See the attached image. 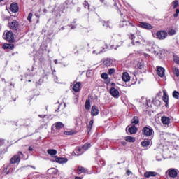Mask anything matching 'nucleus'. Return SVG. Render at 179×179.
<instances>
[{"instance_id":"obj_22","label":"nucleus","mask_w":179,"mask_h":179,"mask_svg":"<svg viewBox=\"0 0 179 179\" xmlns=\"http://www.w3.org/2000/svg\"><path fill=\"white\" fill-rule=\"evenodd\" d=\"M130 38L132 40V44H134V45H138V44H139L138 41H135V36L134 34H131Z\"/></svg>"},{"instance_id":"obj_50","label":"nucleus","mask_w":179,"mask_h":179,"mask_svg":"<svg viewBox=\"0 0 179 179\" xmlns=\"http://www.w3.org/2000/svg\"><path fill=\"white\" fill-rule=\"evenodd\" d=\"M55 64H58V62L57 60H55Z\"/></svg>"},{"instance_id":"obj_12","label":"nucleus","mask_w":179,"mask_h":179,"mask_svg":"<svg viewBox=\"0 0 179 179\" xmlns=\"http://www.w3.org/2000/svg\"><path fill=\"white\" fill-rule=\"evenodd\" d=\"M157 176V173L155 171H148L144 173V176L146 178H150V177H156Z\"/></svg>"},{"instance_id":"obj_26","label":"nucleus","mask_w":179,"mask_h":179,"mask_svg":"<svg viewBox=\"0 0 179 179\" xmlns=\"http://www.w3.org/2000/svg\"><path fill=\"white\" fill-rule=\"evenodd\" d=\"M125 141H127V142H135L136 139L134 137L127 136L125 137Z\"/></svg>"},{"instance_id":"obj_21","label":"nucleus","mask_w":179,"mask_h":179,"mask_svg":"<svg viewBox=\"0 0 179 179\" xmlns=\"http://www.w3.org/2000/svg\"><path fill=\"white\" fill-rule=\"evenodd\" d=\"M162 100L164 101V103H169V95H167V92H166V91H164Z\"/></svg>"},{"instance_id":"obj_47","label":"nucleus","mask_w":179,"mask_h":179,"mask_svg":"<svg viewBox=\"0 0 179 179\" xmlns=\"http://www.w3.org/2000/svg\"><path fill=\"white\" fill-rule=\"evenodd\" d=\"M165 103H166L165 107H169V102H165Z\"/></svg>"},{"instance_id":"obj_49","label":"nucleus","mask_w":179,"mask_h":179,"mask_svg":"<svg viewBox=\"0 0 179 179\" xmlns=\"http://www.w3.org/2000/svg\"><path fill=\"white\" fill-rule=\"evenodd\" d=\"M39 117L40 118H44V117H43V115H39Z\"/></svg>"},{"instance_id":"obj_35","label":"nucleus","mask_w":179,"mask_h":179,"mask_svg":"<svg viewBox=\"0 0 179 179\" xmlns=\"http://www.w3.org/2000/svg\"><path fill=\"white\" fill-rule=\"evenodd\" d=\"M101 78L102 79H108V74H107L106 73H103L101 74Z\"/></svg>"},{"instance_id":"obj_40","label":"nucleus","mask_w":179,"mask_h":179,"mask_svg":"<svg viewBox=\"0 0 179 179\" xmlns=\"http://www.w3.org/2000/svg\"><path fill=\"white\" fill-rule=\"evenodd\" d=\"M179 13V9H176V13L173 15L174 17H178Z\"/></svg>"},{"instance_id":"obj_31","label":"nucleus","mask_w":179,"mask_h":179,"mask_svg":"<svg viewBox=\"0 0 179 179\" xmlns=\"http://www.w3.org/2000/svg\"><path fill=\"white\" fill-rule=\"evenodd\" d=\"M86 169L84 167L80 166L78 167V174H82V173H85Z\"/></svg>"},{"instance_id":"obj_17","label":"nucleus","mask_w":179,"mask_h":179,"mask_svg":"<svg viewBox=\"0 0 179 179\" xmlns=\"http://www.w3.org/2000/svg\"><path fill=\"white\" fill-rule=\"evenodd\" d=\"M122 80L124 82H129V80H131V77L129 76V74H128V73L127 72L123 73Z\"/></svg>"},{"instance_id":"obj_39","label":"nucleus","mask_w":179,"mask_h":179,"mask_svg":"<svg viewBox=\"0 0 179 179\" xmlns=\"http://www.w3.org/2000/svg\"><path fill=\"white\" fill-rule=\"evenodd\" d=\"M50 171H52V173L53 174H58V170L56 169L55 168H52L51 169H50Z\"/></svg>"},{"instance_id":"obj_28","label":"nucleus","mask_w":179,"mask_h":179,"mask_svg":"<svg viewBox=\"0 0 179 179\" xmlns=\"http://www.w3.org/2000/svg\"><path fill=\"white\" fill-rule=\"evenodd\" d=\"M173 72L176 76H179V69L177 67H173Z\"/></svg>"},{"instance_id":"obj_14","label":"nucleus","mask_w":179,"mask_h":179,"mask_svg":"<svg viewBox=\"0 0 179 179\" xmlns=\"http://www.w3.org/2000/svg\"><path fill=\"white\" fill-rule=\"evenodd\" d=\"M164 68L163 67H157V73L160 78H163L164 76Z\"/></svg>"},{"instance_id":"obj_15","label":"nucleus","mask_w":179,"mask_h":179,"mask_svg":"<svg viewBox=\"0 0 179 179\" xmlns=\"http://www.w3.org/2000/svg\"><path fill=\"white\" fill-rule=\"evenodd\" d=\"M47 153L48 155H50V156H51V157H54L55 158V155H57V153H58V152L57 151V150H54V149H49L47 150Z\"/></svg>"},{"instance_id":"obj_1","label":"nucleus","mask_w":179,"mask_h":179,"mask_svg":"<svg viewBox=\"0 0 179 179\" xmlns=\"http://www.w3.org/2000/svg\"><path fill=\"white\" fill-rule=\"evenodd\" d=\"M3 38H4V40H6V41H8L9 43H13L15 40L13 37V32L9 30H6L3 32Z\"/></svg>"},{"instance_id":"obj_18","label":"nucleus","mask_w":179,"mask_h":179,"mask_svg":"<svg viewBox=\"0 0 179 179\" xmlns=\"http://www.w3.org/2000/svg\"><path fill=\"white\" fill-rule=\"evenodd\" d=\"M161 121L164 125H169V124H170V118L166 116H163L161 119Z\"/></svg>"},{"instance_id":"obj_43","label":"nucleus","mask_w":179,"mask_h":179,"mask_svg":"<svg viewBox=\"0 0 179 179\" xmlns=\"http://www.w3.org/2000/svg\"><path fill=\"white\" fill-rule=\"evenodd\" d=\"M5 143V141H3V139H0V146H2V145H3Z\"/></svg>"},{"instance_id":"obj_46","label":"nucleus","mask_w":179,"mask_h":179,"mask_svg":"<svg viewBox=\"0 0 179 179\" xmlns=\"http://www.w3.org/2000/svg\"><path fill=\"white\" fill-rule=\"evenodd\" d=\"M127 176H129L131 174V171H127Z\"/></svg>"},{"instance_id":"obj_19","label":"nucleus","mask_w":179,"mask_h":179,"mask_svg":"<svg viewBox=\"0 0 179 179\" xmlns=\"http://www.w3.org/2000/svg\"><path fill=\"white\" fill-rule=\"evenodd\" d=\"M91 113H92V115H94V116L99 115V108H97V106L92 107Z\"/></svg>"},{"instance_id":"obj_44","label":"nucleus","mask_w":179,"mask_h":179,"mask_svg":"<svg viewBox=\"0 0 179 179\" xmlns=\"http://www.w3.org/2000/svg\"><path fill=\"white\" fill-rule=\"evenodd\" d=\"M29 152H33V150H34L33 147L32 146H29Z\"/></svg>"},{"instance_id":"obj_55","label":"nucleus","mask_w":179,"mask_h":179,"mask_svg":"<svg viewBox=\"0 0 179 179\" xmlns=\"http://www.w3.org/2000/svg\"><path fill=\"white\" fill-rule=\"evenodd\" d=\"M71 29H74V27H71Z\"/></svg>"},{"instance_id":"obj_45","label":"nucleus","mask_w":179,"mask_h":179,"mask_svg":"<svg viewBox=\"0 0 179 179\" xmlns=\"http://www.w3.org/2000/svg\"><path fill=\"white\" fill-rule=\"evenodd\" d=\"M103 26H106V27H108V22H104Z\"/></svg>"},{"instance_id":"obj_10","label":"nucleus","mask_w":179,"mask_h":179,"mask_svg":"<svg viewBox=\"0 0 179 179\" xmlns=\"http://www.w3.org/2000/svg\"><path fill=\"white\" fill-rule=\"evenodd\" d=\"M140 27H142L143 29H147V30H150L151 29H153V27L147 22H141L139 24Z\"/></svg>"},{"instance_id":"obj_20","label":"nucleus","mask_w":179,"mask_h":179,"mask_svg":"<svg viewBox=\"0 0 179 179\" xmlns=\"http://www.w3.org/2000/svg\"><path fill=\"white\" fill-rule=\"evenodd\" d=\"M129 132L131 134V135H134V134H136L138 132V128L135 126H131L130 128H129Z\"/></svg>"},{"instance_id":"obj_16","label":"nucleus","mask_w":179,"mask_h":179,"mask_svg":"<svg viewBox=\"0 0 179 179\" xmlns=\"http://www.w3.org/2000/svg\"><path fill=\"white\" fill-rule=\"evenodd\" d=\"M2 48L3 50H13V48H15V45L10 43H4Z\"/></svg>"},{"instance_id":"obj_29","label":"nucleus","mask_w":179,"mask_h":179,"mask_svg":"<svg viewBox=\"0 0 179 179\" xmlns=\"http://www.w3.org/2000/svg\"><path fill=\"white\" fill-rule=\"evenodd\" d=\"M103 64L104 65H106V66H110L111 64H113V62H111V60L107 59L104 61Z\"/></svg>"},{"instance_id":"obj_5","label":"nucleus","mask_w":179,"mask_h":179,"mask_svg":"<svg viewBox=\"0 0 179 179\" xmlns=\"http://www.w3.org/2000/svg\"><path fill=\"white\" fill-rule=\"evenodd\" d=\"M82 89V83L80 82H78L73 85L72 90L74 93H79Z\"/></svg>"},{"instance_id":"obj_23","label":"nucleus","mask_w":179,"mask_h":179,"mask_svg":"<svg viewBox=\"0 0 179 179\" xmlns=\"http://www.w3.org/2000/svg\"><path fill=\"white\" fill-rule=\"evenodd\" d=\"M56 129H62V128H64V124L61 122H58L55 124Z\"/></svg>"},{"instance_id":"obj_36","label":"nucleus","mask_w":179,"mask_h":179,"mask_svg":"<svg viewBox=\"0 0 179 179\" xmlns=\"http://www.w3.org/2000/svg\"><path fill=\"white\" fill-rule=\"evenodd\" d=\"M93 120H90V124H89V126H88V129H90V131L92 130V128L93 127Z\"/></svg>"},{"instance_id":"obj_33","label":"nucleus","mask_w":179,"mask_h":179,"mask_svg":"<svg viewBox=\"0 0 179 179\" xmlns=\"http://www.w3.org/2000/svg\"><path fill=\"white\" fill-rule=\"evenodd\" d=\"M177 6H178V1L176 0L173 2V8L176 9Z\"/></svg>"},{"instance_id":"obj_9","label":"nucleus","mask_w":179,"mask_h":179,"mask_svg":"<svg viewBox=\"0 0 179 179\" xmlns=\"http://www.w3.org/2000/svg\"><path fill=\"white\" fill-rule=\"evenodd\" d=\"M10 10L13 13H16L19 11V6L16 3H12L10 6Z\"/></svg>"},{"instance_id":"obj_30","label":"nucleus","mask_w":179,"mask_h":179,"mask_svg":"<svg viewBox=\"0 0 179 179\" xmlns=\"http://www.w3.org/2000/svg\"><path fill=\"white\" fill-rule=\"evenodd\" d=\"M89 148H90V143H86L85 144L82 148L84 150V152H85V150H87V149H89Z\"/></svg>"},{"instance_id":"obj_24","label":"nucleus","mask_w":179,"mask_h":179,"mask_svg":"<svg viewBox=\"0 0 179 179\" xmlns=\"http://www.w3.org/2000/svg\"><path fill=\"white\" fill-rule=\"evenodd\" d=\"M131 124H133V126L137 125V124H139V120L138 119V117L135 116L131 120Z\"/></svg>"},{"instance_id":"obj_4","label":"nucleus","mask_w":179,"mask_h":179,"mask_svg":"<svg viewBox=\"0 0 179 179\" xmlns=\"http://www.w3.org/2000/svg\"><path fill=\"white\" fill-rule=\"evenodd\" d=\"M156 36L158 40H164V38L167 37V32L165 31H159L157 32Z\"/></svg>"},{"instance_id":"obj_48","label":"nucleus","mask_w":179,"mask_h":179,"mask_svg":"<svg viewBox=\"0 0 179 179\" xmlns=\"http://www.w3.org/2000/svg\"><path fill=\"white\" fill-rule=\"evenodd\" d=\"M122 145H123V146H125V145H127V143L123 142V143H122Z\"/></svg>"},{"instance_id":"obj_52","label":"nucleus","mask_w":179,"mask_h":179,"mask_svg":"<svg viewBox=\"0 0 179 179\" xmlns=\"http://www.w3.org/2000/svg\"><path fill=\"white\" fill-rule=\"evenodd\" d=\"M155 53L157 55H159V53H156V52H155Z\"/></svg>"},{"instance_id":"obj_32","label":"nucleus","mask_w":179,"mask_h":179,"mask_svg":"<svg viewBox=\"0 0 179 179\" xmlns=\"http://www.w3.org/2000/svg\"><path fill=\"white\" fill-rule=\"evenodd\" d=\"M85 108L86 110H90V101L87 100L85 102Z\"/></svg>"},{"instance_id":"obj_51","label":"nucleus","mask_w":179,"mask_h":179,"mask_svg":"<svg viewBox=\"0 0 179 179\" xmlns=\"http://www.w3.org/2000/svg\"><path fill=\"white\" fill-rule=\"evenodd\" d=\"M4 0H0V2H3Z\"/></svg>"},{"instance_id":"obj_11","label":"nucleus","mask_w":179,"mask_h":179,"mask_svg":"<svg viewBox=\"0 0 179 179\" xmlns=\"http://www.w3.org/2000/svg\"><path fill=\"white\" fill-rule=\"evenodd\" d=\"M53 162H56V163H59L60 164L62 163H66L68 162V159L66 158H62V157H55V160Z\"/></svg>"},{"instance_id":"obj_56","label":"nucleus","mask_w":179,"mask_h":179,"mask_svg":"<svg viewBox=\"0 0 179 179\" xmlns=\"http://www.w3.org/2000/svg\"><path fill=\"white\" fill-rule=\"evenodd\" d=\"M29 82H31V80H29Z\"/></svg>"},{"instance_id":"obj_27","label":"nucleus","mask_w":179,"mask_h":179,"mask_svg":"<svg viewBox=\"0 0 179 179\" xmlns=\"http://www.w3.org/2000/svg\"><path fill=\"white\" fill-rule=\"evenodd\" d=\"M172 96L173 99H176V100H178L179 99V92L178 91H173L172 93Z\"/></svg>"},{"instance_id":"obj_38","label":"nucleus","mask_w":179,"mask_h":179,"mask_svg":"<svg viewBox=\"0 0 179 179\" xmlns=\"http://www.w3.org/2000/svg\"><path fill=\"white\" fill-rule=\"evenodd\" d=\"M113 73H115V69H110L108 71L109 75H113Z\"/></svg>"},{"instance_id":"obj_42","label":"nucleus","mask_w":179,"mask_h":179,"mask_svg":"<svg viewBox=\"0 0 179 179\" xmlns=\"http://www.w3.org/2000/svg\"><path fill=\"white\" fill-rule=\"evenodd\" d=\"M64 135H72L71 131H64Z\"/></svg>"},{"instance_id":"obj_7","label":"nucleus","mask_w":179,"mask_h":179,"mask_svg":"<svg viewBox=\"0 0 179 179\" xmlns=\"http://www.w3.org/2000/svg\"><path fill=\"white\" fill-rule=\"evenodd\" d=\"M20 155H22V152H18V155H14L10 159V163H12V164L19 163V162H20Z\"/></svg>"},{"instance_id":"obj_37","label":"nucleus","mask_w":179,"mask_h":179,"mask_svg":"<svg viewBox=\"0 0 179 179\" xmlns=\"http://www.w3.org/2000/svg\"><path fill=\"white\" fill-rule=\"evenodd\" d=\"M33 17V13H29L27 17V20H29L30 22H31V19Z\"/></svg>"},{"instance_id":"obj_6","label":"nucleus","mask_w":179,"mask_h":179,"mask_svg":"<svg viewBox=\"0 0 179 179\" xmlns=\"http://www.w3.org/2000/svg\"><path fill=\"white\" fill-rule=\"evenodd\" d=\"M110 93L111 94V96H113V97H114V99H119L120 98V92L118 91V90L112 87L110 90Z\"/></svg>"},{"instance_id":"obj_13","label":"nucleus","mask_w":179,"mask_h":179,"mask_svg":"<svg viewBox=\"0 0 179 179\" xmlns=\"http://www.w3.org/2000/svg\"><path fill=\"white\" fill-rule=\"evenodd\" d=\"M84 152L85 150H83V148H77L76 149V152H73V155H74L75 156H80V155H83Z\"/></svg>"},{"instance_id":"obj_34","label":"nucleus","mask_w":179,"mask_h":179,"mask_svg":"<svg viewBox=\"0 0 179 179\" xmlns=\"http://www.w3.org/2000/svg\"><path fill=\"white\" fill-rule=\"evenodd\" d=\"M168 34H169V36H174V34H176V31L174 29H171L169 31Z\"/></svg>"},{"instance_id":"obj_54","label":"nucleus","mask_w":179,"mask_h":179,"mask_svg":"<svg viewBox=\"0 0 179 179\" xmlns=\"http://www.w3.org/2000/svg\"><path fill=\"white\" fill-rule=\"evenodd\" d=\"M34 169H36V167H34V166H32Z\"/></svg>"},{"instance_id":"obj_2","label":"nucleus","mask_w":179,"mask_h":179,"mask_svg":"<svg viewBox=\"0 0 179 179\" xmlns=\"http://www.w3.org/2000/svg\"><path fill=\"white\" fill-rule=\"evenodd\" d=\"M8 27H10L11 30H17V29H19V22L16 21V20L9 21Z\"/></svg>"},{"instance_id":"obj_53","label":"nucleus","mask_w":179,"mask_h":179,"mask_svg":"<svg viewBox=\"0 0 179 179\" xmlns=\"http://www.w3.org/2000/svg\"><path fill=\"white\" fill-rule=\"evenodd\" d=\"M96 52V51H93V54H94Z\"/></svg>"},{"instance_id":"obj_8","label":"nucleus","mask_w":179,"mask_h":179,"mask_svg":"<svg viewBox=\"0 0 179 179\" xmlns=\"http://www.w3.org/2000/svg\"><path fill=\"white\" fill-rule=\"evenodd\" d=\"M167 173L168 176H169V177H171V178H176V177H177V169L171 168L168 169Z\"/></svg>"},{"instance_id":"obj_3","label":"nucleus","mask_w":179,"mask_h":179,"mask_svg":"<svg viewBox=\"0 0 179 179\" xmlns=\"http://www.w3.org/2000/svg\"><path fill=\"white\" fill-rule=\"evenodd\" d=\"M143 134L145 136H152V134H153V129H152L150 127H145L143 129Z\"/></svg>"},{"instance_id":"obj_25","label":"nucleus","mask_w":179,"mask_h":179,"mask_svg":"<svg viewBox=\"0 0 179 179\" xmlns=\"http://www.w3.org/2000/svg\"><path fill=\"white\" fill-rule=\"evenodd\" d=\"M149 145H150V141H143L141 142V145L143 147V148H148V146H149Z\"/></svg>"},{"instance_id":"obj_41","label":"nucleus","mask_w":179,"mask_h":179,"mask_svg":"<svg viewBox=\"0 0 179 179\" xmlns=\"http://www.w3.org/2000/svg\"><path fill=\"white\" fill-rule=\"evenodd\" d=\"M174 62H176V64H179V58L177 57H174Z\"/></svg>"}]
</instances>
